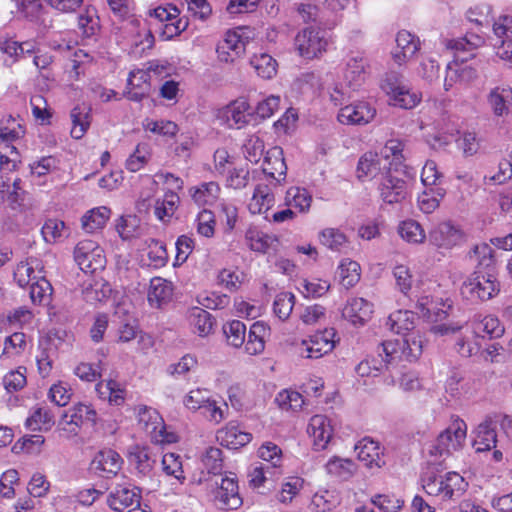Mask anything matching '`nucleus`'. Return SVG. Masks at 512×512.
Returning <instances> with one entry per match:
<instances>
[{"label": "nucleus", "instance_id": "f8f14e48", "mask_svg": "<svg viewBox=\"0 0 512 512\" xmlns=\"http://www.w3.org/2000/svg\"><path fill=\"white\" fill-rule=\"evenodd\" d=\"M74 259L85 273H95L102 270L106 264L103 249L89 239L78 242L74 249Z\"/></svg>", "mask_w": 512, "mask_h": 512}, {"label": "nucleus", "instance_id": "7c9ffc66", "mask_svg": "<svg viewBox=\"0 0 512 512\" xmlns=\"http://www.w3.org/2000/svg\"><path fill=\"white\" fill-rule=\"evenodd\" d=\"M44 273L42 261L37 257L31 256L17 264L13 276L18 286L24 288L32 281L35 282L37 277Z\"/></svg>", "mask_w": 512, "mask_h": 512}, {"label": "nucleus", "instance_id": "cd10ccee", "mask_svg": "<svg viewBox=\"0 0 512 512\" xmlns=\"http://www.w3.org/2000/svg\"><path fill=\"white\" fill-rule=\"evenodd\" d=\"M382 160L376 152L364 153L357 164V178L361 181L372 180L379 176L382 178L388 170L385 164L382 165Z\"/></svg>", "mask_w": 512, "mask_h": 512}, {"label": "nucleus", "instance_id": "72a5a7b5", "mask_svg": "<svg viewBox=\"0 0 512 512\" xmlns=\"http://www.w3.org/2000/svg\"><path fill=\"white\" fill-rule=\"evenodd\" d=\"M270 335V328L262 321L253 323L248 332L245 344L247 354L253 356L262 353L265 349V340Z\"/></svg>", "mask_w": 512, "mask_h": 512}, {"label": "nucleus", "instance_id": "6e6552de", "mask_svg": "<svg viewBox=\"0 0 512 512\" xmlns=\"http://www.w3.org/2000/svg\"><path fill=\"white\" fill-rule=\"evenodd\" d=\"M369 69V61L363 54L351 56L346 63L343 81L337 82L335 80L333 90L336 94L341 95L356 92L365 82Z\"/></svg>", "mask_w": 512, "mask_h": 512}, {"label": "nucleus", "instance_id": "5701e85b", "mask_svg": "<svg viewBox=\"0 0 512 512\" xmlns=\"http://www.w3.org/2000/svg\"><path fill=\"white\" fill-rule=\"evenodd\" d=\"M462 239V231L449 221L439 223L429 232L430 242L438 248L451 249Z\"/></svg>", "mask_w": 512, "mask_h": 512}, {"label": "nucleus", "instance_id": "de8ad7c7", "mask_svg": "<svg viewBox=\"0 0 512 512\" xmlns=\"http://www.w3.org/2000/svg\"><path fill=\"white\" fill-rule=\"evenodd\" d=\"M30 299L34 305L46 306L52 300L53 287L47 280L45 273L37 277L35 282L30 284Z\"/></svg>", "mask_w": 512, "mask_h": 512}, {"label": "nucleus", "instance_id": "c85d7f7f", "mask_svg": "<svg viewBox=\"0 0 512 512\" xmlns=\"http://www.w3.org/2000/svg\"><path fill=\"white\" fill-rule=\"evenodd\" d=\"M374 305L362 297H354L348 300L343 309V316L353 325H364L372 314Z\"/></svg>", "mask_w": 512, "mask_h": 512}, {"label": "nucleus", "instance_id": "69168bd1", "mask_svg": "<svg viewBox=\"0 0 512 512\" xmlns=\"http://www.w3.org/2000/svg\"><path fill=\"white\" fill-rule=\"evenodd\" d=\"M195 227L199 235L212 238L215 234L216 227L214 213L209 209H202L196 216Z\"/></svg>", "mask_w": 512, "mask_h": 512}, {"label": "nucleus", "instance_id": "473e14b6", "mask_svg": "<svg viewBox=\"0 0 512 512\" xmlns=\"http://www.w3.org/2000/svg\"><path fill=\"white\" fill-rule=\"evenodd\" d=\"M272 186L265 183L256 185L248 203V210L251 214H264L273 207L275 197L272 192Z\"/></svg>", "mask_w": 512, "mask_h": 512}, {"label": "nucleus", "instance_id": "9d476101", "mask_svg": "<svg viewBox=\"0 0 512 512\" xmlns=\"http://www.w3.org/2000/svg\"><path fill=\"white\" fill-rule=\"evenodd\" d=\"M138 422L150 436L151 441L157 444H172L178 441V436L172 431H167L164 420L160 414L151 407L138 406Z\"/></svg>", "mask_w": 512, "mask_h": 512}, {"label": "nucleus", "instance_id": "09e8293b", "mask_svg": "<svg viewBox=\"0 0 512 512\" xmlns=\"http://www.w3.org/2000/svg\"><path fill=\"white\" fill-rule=\"evenodd\" d=\"M66 418H70L81 428L84 425H95L97 422V412L91 404L82 402L75 403L64 411Z\"/></svg>", "mask_w": 512, "mask_h": 512}, {"label": "nucleus", "instance_id": "2f4dec72", "mask_svg": "<svg viewBox=\"0 0 512 512\" xmlns=\"http://www.w3.org/2000/svg\"><path fill=\"white\" fill-rule=\"evenodd\" d=\"M217 441L229 449H238L252 440V434L242 431L238 425L228 423L216 433Z\"/></svg>", "mask_w": 512, "mask_h": 512}, {"label": "nucleus", "instance_id": "8fccbe9b", "mask_svg": "<svg viewBox=\"0 0 512 512\" xmlns=\"http://www.w3.org/2000/svg\"><path fill=\"white\" fill-rule=\"evenodd\" d=\"M376 352H378V350ZM393 362V359H390L389 356H386L385 354L380 356L379 353H377V356H373L361 361L356 366V373L360 377H375L378 376L383 370L387 369L388 365L392 364Z\"/></svg>", "mask_w": 512, "mask_h": 512}, {"label": "nucleus", "instance_id": "2eb2a0df", "mask_svg": "<svg viewBox=\"0 0 512 512\" xmlns=\"http://www.w3.org/2000/svg\"><path fill=\"white\" fill-rule=\"evenodd\" d=\"M140 499L141 495L138 488L126 484H118L110 492L107 502L109 507L114 511L121 512L128 507L136 505L134 508L128 510V512H146L139 507Z\"/></svg>", "mask_w": 512, "mask_h": 512}, {"label": "nucleus", "instance_id": "1a4fd4ad", "mask_svg": "<svg viewBox=\"0 0 512 512\" xmlns=\"http://www.w3.org/2000/svg\"><path fill=\"white\" fill-rule=\"evenodd\" d=\"M334 84L335 76L331 73L304 72L293 80L291 91L303 95L333 96L336 94Z\"/></svg>", "mask_w": 512, "mask_h": 512}, {"label": "nucleus", "instance_id": "b1692460", "mask_svg": "<svg viewBox=\"0 0 512 512\" xmlns=\"http://www.w3.org/2000/svg\"><path fill=\"white\" fill-rule=\"evenodd\" d=\"M119 313V311L116 312L118 318L120 319L115 331L116 343L127 344L138 337L140 341H145V338H147L151 343L150 336L142 332L138 320L133 315L125 312L121 316Z\"/></svg>", "mask_w": 512, "mask_h": 512}, {"label": "nucleus", "instance_id": "f257e3e1", "mask_svg": "<svg viewBox=\"0 0 512 512\" xmlns=\"http://www.w3.org/2000/svg\"><path fill=\"white\" fill-rule=\"evenodd\" d=\"M484 44V38L468 33L463 38L450 40L447 47L455 51V60L447 66V73L444 80L445 90L448 92L454 86L462 85L463 82L469 81L475 75V70L469 66H461L459 62L466 61L469 57H473V51Z\"/></svg>", "mask_w": 512, "mask_h": 512}, {"label": "nucleus", "instance_id": "13d9d810", "mask_svg": "<svg viewBox=\"0 0 512 512\" xmlns=\"http://www.w3.org/2000/svg\"><path fill=\"white\" fill-rule=\"evenodd\" d=\"M142 127L145 132L165 138H173L179 132L178 125L171 120L145 118L142 122Z\"/></svg>", "mask_w": 512, "mask_h": 512}, {"label": "nucleus", "instance_id": "f3484780", "mask_svg": "<svg viewBox=\"0 0 512 512\" xmlns=\"http://www.w3.org/2000/svg\"><path fill=\"white\" fill-rule=\"evenodd\" d=\"M357 458L370 470H379L385 465L384 449L378 441L364 437L355 445Z\"/></svg>", "mask_w": 512, "mask_h": 512}, {"label": "nucleus", "instance_id": "4d7b16f0", "mask_svg": "<svg viewBox=\"0 0 512 512\" xmlns=\"http://www.w3.org/2000/svg\"><path fill=\"white\" fill-rule=\"evenodd\" d=\"M250 64L256 74L263 79H271L277 74L278 63L267 53L254 54Z\"/></svg>", "mask_w": 512, "mask_h": 512}, {"label": "nucleus", "instance_id": "6ab92c4d", "mask_svg": "<svg viewBox=\"0 0 512 512\" xmlns=\"http://www.w3.org/2000/svg\"><path fill=\"white\" fill-rule=\"evenodd\" d=\"M376 110L364 101L342 107L337 119L344 125H366L375 117Z\"/></svg>", "mask_w": 512, "mask_h": 512}, {"label": "nucleus", "instance_id": "c03bdc74", "mask_svg": "<svg viewBox=\"0 0 512 512\" xmlns=\"http://www.w3.org/2000/svg\"><path fill=\"white\" fill-rule=\"evenodd\" d=\"M180 205L179 195L172 189L167 190L162 199L155 202L154 213L160 221H169Z\"/></svg>", "mask_w": 512, "mask_h": 512}, {"label": "nucleus", "instance_id": "a18cd8bd", "mask_svg": "<svg viewBox=\"0 0 512 512\" xmlns=\"http://www.w3.org/2000/svg\"><path fill=\"white\" fill-rule=\"evenodd\" d=\"M473 333L478 337L499 338L504 334L505 328L500 320L493 315H486L482 319L473 321Z\"/></svg>", "mask_w": 512, "mask_h": 512}, {"label": "nucleus", "instance_id": "c9c22d12", "mask_svg": "<svg viewBox=\"0 0 512 512\" xmlns=\"http://www.w3.org/2000/svg\"><path fill=\"white\" fill-rule=\"evenodd\" d=\"M25 133L24 120L19 116L7 115L0 120V139L3 142H15L23 138Z\"/></svg>", "mask_w": 512, "mask_h": 512}, {"label": "nucleus", "instance_id": "37998d69", "mask_svg": "<svg viewBox=\"0 0 512 512\" xmlns=\"http://www.w3.org/2000/svg\"><path fill=\"white\" fill-rule=\"evenodd\" d=\"M77 25L82 36L86 38L95 36L100 30V20L96 8L91 5L85 6L78 14Z\"/></svg>", "mask_w": 512, "mask_h": 512}, {"label": "nucleus", "instance_id": "9b49d317", "mask_svg": "<svg viewBox=\"0 0 512 512\" xmlns=\"http://www.w3.org/2000/svg\"><path fill=\"white\" fill-rule=\"evenodd\" d=\"M212 499L214 505L223 511L237 510L242 506L243 499L239 492L237 476L234 473H225L220 482L215 481Z\"/></svg>", "mask_w": 512, "mask_h": 512}, {"label": "nucleus", "instance_id": "7ed1b4c3", "mask_svg": "<svg viewBox=\"0 0 512 512\" xmlns=\"http://www.w3.org/2000/svg\"><path fill=\"white\" fill-rule=\"evenodd\" d=\"M119 37L129 47L130 53L142 56L151 50L155 38L146 22L138 16H129L118 27Z\"/></svg>", "mask_w": 512, "mask_h": 512}, {"label": "nucleus", "instance_id": "ea45409f", "mask_svg": "<svg viewBox=\"0 0 512 512\" xmlns=\"http://www.w3.org/2000/svg\"><path fill=\"white\" fill-rule=\"evenodd\" d=\"M188 318L194 333H197L200 337H206L213 331L215 319L207 310L192 307L189 310Z\"/></svg>", "mask_w": 512, "mask_h": 512}, {"label": "nucleus", "instance_id": "c756f323", "mask_svg": "<svg viewBox=\"0 0 512 512\" xmlns=\"http://www.w3.org/2000/svg\"><path fill=\"white\" fill-rule=\"evenodd\" d=\"M473 447L476 452L494 449L497 443L496 424L491 416H487L475 429Z\"/></svg>", "mask_w": 512, "mask_h": 512}, {"label": "nucleus", "instance_id": "338daca9", "mask_svg": "<svg viewBox=\"0 0 512 512\" xmlns=\"http://www.w3.org/2000/svg\"><path fill=\"white\" fill-rule=\"evenodd\" d=\"M162 469L167 476L174 477L180 483L186 479L181 457L175 453H166L162 457Z\"/></svg>", "mask_w": 512, "mask_h": 512}, {"label": "nucleus", "instance_id": "423d86ee", "mask_svg": "<svg viewBox=\"0 0 512 512\" xmlns=\"http://www.w3.org/2000/svg\"><path fill=\"white\" fill-rule=\"evenodd\" d=\"M467 436V424L458 416L453 417L450 425L442 431L435 442L430 446L431 456H449L452 452L460 450Z\"/></svg>", "mask_w": 512, "mask_h": 512}, {"label": "nucleus", "instance_id": "dca6fc26", "mask_svg": "<svg viewBox=\"0 0 512 512\" xmlns=\"http://www.w3.org/2000/svg\"><path fill=\"white\" fill-rule=\"evenodd\" d=\"M262 172L273 187L285 180L287 166L280 147H273L267 151L262 163Z\"/></svg>", "mask_w": 512, "mask_h": 512}, {"label": "nucleus", "instance_id": "ddd939ff", "mask_svg": "<svg viewBox=\"0 0 512 512\" xmlns=\"http://www.w3.org/2000/svg\"><path fill=\"white\" fill-rule=\"evenodd\" d=\"M294 45L301 57L314 59L326 51L328 41L323 31L305 28L296 35Z\"/></svg>", "mask_w": 512, "mask_h": 512}, {"label": "nucleus", "instance_id": "a211bd4d", "mask_svg": "<svg viewBox=\"0 0 512 512\" xmlns=\"http://www.w3.org/2000/svg\"><path fill=\"white\" fill-rule=\"evenodd\" d=\"M244 241L251 251L260 254L276 252L280 245L278 236L268 234L255 225H251L246 229Z\"/></svg>", "mask_w": 512, "mask_h": 512}, {"label": "nucleus", "instance_id": "bf43d9fd", "mask_svg": "<svg viewBox=\"0 0 512 512\" xmlns=\"http://www.w3.org/2000/svg\"><path fill=\"white\" fill-rule=\"evenodd\" d=\"M340 284L349 289L354 287L360 280L361 267L359 263L350 259H343L338 266Z\"/></svg>", "mask_w": 512, "mask_h": 512}, {"label": "nucleus", "instance_id": "58836bf2", "mask_svg": "<svg viewBox=\"0 0 512 512\" xmlns=\"http://www.w3.org/2000/svg\"><path fill=\"white\" fill-rule=\"evenodd\" d=\"M380 89L387 96H405L412 93L408 81L397 72L386 73L380 81Z\"/></svg>", "mask_w": 512, "mask_h": 512}, {"label": "nucleus", "instance_id": "412c9836", "mask_svg": "<svg viewBox=\"0 0 512 512\" xmlns=\"http://www.w3.org/2000/svg\"><path fill=\"white\" fill-rule=\"evenodd\" d=\"M379 192L382 200L388 204L400 203L408 195L406 182L401 178L393 176L390 168L381 178Z\"/></svg>", "mask_w": 512, "mask_h": 512}, {"label": "nucleus", "instance_id": "f704fd0d", "mask_svg": "<svg viewBox=\"0 0 512 512\" xmlns=\"http://www.w3.org/2000/svg\"><path fill=\"white\" fill-rule=\"evenodd\" d=\"M55 425V417L47 407H34L25 421V427L31 431L47 432Z\"/></svg>", "mask_w": 512, "mask_h": 512}, {"label": "nucleus", "instance_id": "052dcab7", "mask_svg": "<svg viewBox=\"0 0 512 512\" xmlns=\"http://www.w3.org/2000/svg\"><path fill=\"white\" fill-rule=\"evenodd\" d=\"M96 391L101 398H107L110 404L122 405L125 401L126 391L115 380L100 381L96 384Z\"/></svg>", "mask_w": 512, "mask_h": 512}, {"label": "nucleus", "instance_id": "5fc2aeb1", "mask_svg": "<svg viewBox=\"0 0 512 512\" xmlns=\"http://www.w3.org/2000/svg\"><path fill=\"white\" fill-rule=\"evenodd\" d=\"M445 195L446 190L442 187H427L421 194H419L417 198V205L423 213L430 214L439 207L440 202Z\"/></svg>", "mask_w": 512, "mask_h": 512}, {"label": "nucleus", "instance_id": "79ce46f5", "mask_svg": "<svg viewBox=\"0 0 512 512\" xmlns=\"http://www.w3.org/2000/svg\"><path fill=\"white\" fill-rule=\"evenodd\" d=\"M110 216L111 210L106 206L92 208L82 216V228L88 233L101 230L110 219Z\"/></svg>", "mask_w": 512, "mask_h": 512}, {"label": "nucleus", "instance_id": "20e7f679", "mask_svg": "<svg viewBox=\"0 0 512 512\" xmlns=\"http://www.w3.org/2000/svg\"><path fill=\"white\" fill-rule=\"evenodd\" d=\"M500 291L494 271L476 269L462 283L460 293L471 303L490 300Z\"/></svg>", "mask_w": 512, "mask_h": 512}, {"label": "nucleus", "instance_id": "a878e982", "mask_svg": "<svg viewBox=\"0 0 512 512\" xmlns=\"http://www.w3.org/2000/svg\"><path fill=\"white\" fill-rule=\"evenodd\" d=\"M307 432L313 439L314 448L316 450H323L332 438L333 428L326 416L314 415L309 421Z\"/></svg>", "mask_w": 512, "mask_h": 512}, {"label": "nucleus", "instance_id": "f03ea898", "mask_svg": "<svg viewBox=\"0 0 512 512\" xmlns=\"http://www.w3.org/2000/svg\"><path fill=\"white\" fill-rule=\"evenodd\" d=\"M421 485L425 493L443 502L455 501L467 491L469 484L458 472L449 471L439 474L427 470L421 476Z\"/></svg>", "mask_w": 512, "mask_h": 512}, {"label": "nucleus", "instance_id": "e2e57ef3", "mask_svg": "<svg viewBox=\"0 0 512 512\" xmlns=\"http://www.w3.org/2000/svg\"><path fill=\"white\" fill-rule=\"evenodd\" d=\"M202 463L209 474L222 476L224 462L223 452L217 447H209L202 456Z\"/></svg>", "mask_w": 512, "mask_h": 512}, {"label": "nucleus", "instance_id": "a19ab883", "mask_svg": "<svg viewBox=\"0 0 512 512\" xmlns=\"http://www.w3.org/2000/svg\"><path fill=\"white\" fill-rule=\"evenodd\" d=\"M173 295L172 283L161 277H154L150 281L148 301L151 305L160 307L168 302Z\"/></svg>", "mask_w": 512, "mask_h": 512}, {"label": "nucleus", "instance_id": "6e6d98bb", "mask_svg": "<svg viewBox=\"0 0 512 512\" xmlns=\"http://www.w3.org/2000/svg\"><path fill=\"white\" fill-rule=\"evenodd\" d=\"M27 335L23 332H14L7 336L3 343L2 356L15 359L22 356L28 348Z\"/></svg>", "mask_w": 512, "mask_h": 512}, {"label": "nucleus", "instance_id": "bb28decb", "mask_svg": "<svg viewBox=\"0 0 512 512\" xmlns=\"http://www.w3.org/2000/svg\"><path fill=\"white\" fill-rule=\"evenodd\" d=\"M70 136L75 140L82 139L92 123V106L82 102L75 105L70 112Z\"/></svg>", "mask_w": 512, "mask_h": 512}, {"label": "nucleus", "instance_id": "0eeeda50", "mask_svg": "<svg viewBox=\"0 0 512 512\" xmlns=\"http://www.w3.org/2000/svg\"><path fill=\"white\" fill-rule=\"evenodd\" d=\"M339 340L335 328H324L302 339L298 350L302 357L307 359H319L331 353Z\"/></svg>", "mask_w": 512, "mask_h": 512}, {"label": "nucleus", "instance_id": "680f3d73", "mask_svg": "<svg viewBox=\"0 0 512 512\" xmlns=\"http://www.w3.org/2000/svg\"><path fill=\"white\" fill-rule=\"evenodd\" d=\"M320 243L332 251H341L347 247L348 237L338 228H325L319 233Z\"/></svg>", "mask_w": 512, "mask_h": 512}, {"label": "nucleus", "instance_id": "603ef678", "mask_svg": "<svg viewBox=\"0 0 512 512\" xmlns=\"http://www.w3.org/2000/svg\"><path fill=\"white\" fill-rule=\"evenodd\" d=\"M285 205L296 209L300 213H307L312 204V196L307 189L293 186L285 193Z\"/></svg>", "mask_w": 512, "mask_h": 512}, {"label": "nucleus", "instance_id": "4be33fe9", "mask_svg": "<svg viewBox=\"0 0 512 512\" xmlns=\"http://www.w3.org/2000/svg\"><path fill=\"white\" fill-rule=\"evenodd\" d=\"M420 49V40L407 30H401L396 35V46L392 58L398 65H403L412 59Z\"/></svg>", "mask_w": 512, "mask_h": 512}, {"label": "nucleus", "instance_id": "aec40b11", "mask_svg": "<svg viewBox=\"0 0 512 512\" xmlns=\"http://www.w3.org/2000/svg\"><path fill=\"white\" fill-rule=\"evenodd\" d=\"M187 193L197 207L214 206L221 198L222 188L217 181H208L189 187Z\"/></svg>", "mask_w": 512, "mask_h": 512}, {"label": "nucleus", "instance_id": "393cba45", "mask_svg": "<svg viewBox=\"0 0 512 512\" xmlns=\"http://www.w3.org/2000/svg\"><path fill=\"white\" fill-rule=\"evenodd\" d=\"M218 59L222 62H233L245 51V42L240 30H229L217 45Z\"/></svg>", "mask_w": 512, "mask_h": 512}, {"label": "nucleus", "instance_id": "4c0bfd02", "mask_svg": "<svg viewBox=\"0 0 512 512\" xmlns=\"http://www.w3.org/2000/svg\"><path fill=\"white\" fill-rule=\"evenodd\" d=\"M325 469L331 477L339 481H347L356 473L357 464L352 459L334 456L328 460Z\"/></svg>", "mask_w": 512, "mask_h": 512}, {"label": "nucleus", "instance_id": "e433bc0d", "mask_svg": "<svg viewBox=\"0 0 512 512\" xmlns=\"http://www.w3.org/2000/svg\"><path fill=\"white\" fill-rule=\"evenodd\" d=\"M416 315L412 311L397 310L391 313L387 320L390 330L404 337L408 333L415 332Z\"/></svg>", "mask_w": 512, "mask_h": 512}, {"label": "nucleus", "instance_id": "864d4df0", "mask_svg": "<svg viewBox=\"0 0 512 512\" xmlns=\"http://www.w3.org/2000/svg\"><path fill=\"white\" fill-rule=\"evenodd\" d=\"M127 459L141 474L149 473L154 464L148 447L134 445L129 449Z\"/></svg>", "mask_w": 512, "mask_h": 512}, {"label": "nucleus", "instance_id": "3c124183", "mask_svg": "<svg viewBox=\"0 0 512 512\" xmlns=\"http://www.w3.org/2000/svg\"><path fill=\"white\" fill-rule=\"evenodd\" d=\"M228 119L232 120L237 128H241L251 121L254 116V108L248 103L247 98H237L228 106Z\"/></svg>", "mask_w": 512, "mask_h": 512}, {"label": "nucleus", "instance_id": "774afa93", "mask_svg": "<svg viewBox=\"0 0 512 512\" xmlns=\"http://www.w3.org/2000/svg\"><path fill=\"white\" fill-rule=\"evenodd\" d=\"M295 304V295L291 292H281L273 302V312L280 320L289 318Z\"/></svg>", "mask_w": 512, "mask_h": 512}, {"label": "nucleus", "instance_id": "0e129e2a", "mask_svg": "<svg viewBox=\"0 0 512 512\" xmlns=\"http://www.w3.org/2000/svg\"><path fill=\"white\" fill-rule=\"evenodd\" d=\"M139 219L134 215L121 216L116 223V231L122 240H131L139 235Z\"/></svg>", "mask_w": 512, "mask_h": 512}, {"label": "nucleus", "instance_id": "39448f33", "mask_svg": "<svg viewBox=\"0 0 512 512\" xmlns=\"http://www.w3.org/2000/svg\"><path fill=\"white\" fill-rule=\"evenodd\" d=\"M422 352L423 337L416 331L399 339L385 340L378 345L379 355L385 354L393 361L406 360L413 362L421 356Z\"/></svg>", "mask_w": 512, "mask_h": 512}, {"label": "nucleus", "instance_id": "4468645a", "mask_svg": "<svg viewBox=\"0 0 512 512\" xmlns=\"http://www.w3.org/2000/svg\"><path fill=\"white\" fill-rule=\"evenodd\" d=\"M123 464L124 460L117 451L103 448L94 455L90 469L99 477L111 479L119 473Z\"/></svg>", "mask_w": 512, "mask_h": 512}, {"label": "nucleus", "instance_id": "49530a36", "mask_svg": "<svg viewBox=\"0 0 512 512\" xmlns=\"http://www.w3.org/2000/svg\"><path fill=\"white\" fill-rule=\"evenodd\" d=\"M397 233L402 240L409 244L418 245L426 240V233L422 225L414 219L400 221Z\"/></svg>", "mask_w": 512, "mask_h": 512}]
</instances>
